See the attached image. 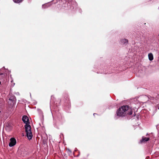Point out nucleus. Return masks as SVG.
Returning a JSON list of instances; mask_svg holds the SVG:
<instances>
[{"label": "nucleus", "mask_w": 159, "mask_h": 159, "mask_svg": "<svg viewBox=\"0 0 159 159\" xmlns=\"http://www.w3.org/2000/svg\"><path fill=\"white\" fill-rule=\"evenodd\" d=\"M117 114L118 116H124L126 114H132V111L131 108L128 106H124L119 108L117 112Z\"/></svg>", "instance_id": "obj_1"}, {"label": "nucleus", "mask_w": 159, "mask_h": 159, "mask_svg": "<svg viewBox=\"0 0 159 159\" xmlns=\"http://www.w3.org/2000/svg\"><path fill=\"white\" fill-rule=\"evenodd\" d=\"M25 128L28 139L29 140L31 139L32 138V134L30 125L29 124L25 125Z\"/></svg>", "instance_id": "obj_2"}, {"label": "nucleus", "mask_w": 159, "mask_h": 159, "mask_svg": "<svg viewBox=\"0 0 159 159\" xmlns=\"http://www.w3.org/2000/svg\"><path fill=\"white\" fill-rule=\"evenodd\" d=\"M22 120L23 122L25 124V125H29V119L27 116H23Z\"/></svg>", "instance_id": "obj_3"}, {"label": "nucleus", "mask_w": 159, "mask_h": 159, "mask_svg": "<svg viewBox=\"0 0 159 159\" xmlns=\"http://www.w3.org/2000/svg\"><path fill=\"white\" fill-rule=\"evenodd\" d=\"M16 143V139L14 138H11L10 139V142L9 143L10 147H12L15 145Z\"/></svg>", "instance_id": "obj_4"}, {"label": "nucleus", "mask_w": 159, "mask_h": 159, "mask_svg": "<svg viewBox=\"0 0 159 159\" xmlns=\"http://www.w3.org/2000/svg\"><path fill=\"white\" fill-rule=\"evenodd\" d=\"M9 100L8 103L12 105L14 104V97H12L11 98H9Z\"/></svg>", "instance_id": "obj_5"}, {"label": "nucleus", "mask_w": 159, "mask_h": 159, "mask_svg": "<svg viewBox=\"0 0 159 159\" xmlns=\"http://www.w3.org/2000/svg\"><path fill=\"white\" fill-rule=\"evenodd\" d=\"M148 57L150 61H152L153 59V57L152 53H149L148 54Z\"/></svg>", "instance_id": "obj_6"}, {"label": "nucleus", "mask_w": 159, "mask_h": 159, "mask_svg": "<svg viewBox=\"0 0 159 159\" xmlns=\"http://www.w3.org/2000/svg\"><path fill=\"white\" fill-rule=\"evenodd\" d=\"M149 138H145L143 137L142 140L141 141V142L148 141L149 140Z\"/></svg>", "instance_id": "obj_7"}, {"label": "nucleus", "mask_w": 159, "mask_h": 159, "mask_svg": "<svg viewBox=\"0 0 159 159\" xmlns=\"http://www.w3.org/2000/svg\"><path fill=\"white\" fill-rule=\"evenodd\" d=\"M50 5L51 4H50V3H48L43 5L42 6V7L43 8H45L48 7L50 6Z\"/></svg>", "instance_id": "obj_8"}, {"label": "nucleus", "mask_w": 159, "mask_h": 159, "mask_svg": "<svg viewBox=\"0 0 159 159\" xmlns=\"http://www.w3.org/2000/svg\"><path fill=\"white\" fill-rule=\"evenodd\" d=\"M128 42V41L126 39H122L121 40V42L122 43H127Z\"/></svg>", "instance_id": "obj_9"}, {"label": "nucleus", "mask_w": 159, "mask_h": 159, "mask_svg": "<svg viewBox=\"0 0 159 159\" xmlns=\"http://www.w3.org/2000/svg\"><path fill=\"white\" fill-rule=\"evenodd\" d=\"M14 2L16 3H19L21 2L22 0H13Z\"/></svg>", "instance_id": "obj_10"}, {"label": "nucleus", "mask_w": 159, "mask_h": 159, "mask_svg": "<svg viewBox=\"0 0 159 159\" xmlns=\"http://www.w3.org/2000/svg\"><path fill=\"white\" fill-rule=\"evenodd\" d=\"M156 107L158 109H159V103L157 104L156 106Z\"/></svg>", "instance_id": "obj_11"}, {"label": "nucleus", "mask_w": 159, "mask_h": 159, "mask_svg": "<svg viewBox=\"0 0 159 159\" xmlns=\"http://www.w3.org/2000/svg\"><path fill=\"white\" fill-rule=\"evenodd\" d=\"M2 73L1 74V75H2Z\"/></svg>", "instance_id": "obj_12"}, {"label": "nucleus", "mask_w": 159, "mask_h": 159, "mask_svg": "<svg viewBox=\"0 0 159 159\" xmlns=\"http://www.w3.org/2000/svg\"><path fill=\"white\" fill-rule=\"evenodd\" d=\"M1 84V82L0 81V84Z\"/></svg>", "instance_id": "obj_13"}, {"label": "nucleus", "mask_w": 159, "mask_h": 159, "mask_svg": "<svg viewBox=\"0 0 159 159\" xmlns=\"http://www.w3.org/2000/svg\"><path fill=\"white\" fill-rule=\"evenodd\" d=\"M1 112V111H0V113Z\"/></svg>", "instance_id": "obj_14"}]
</instances>
